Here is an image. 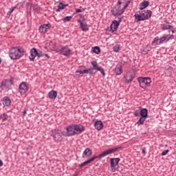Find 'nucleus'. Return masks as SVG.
I'll return each instance as SVG.
<instances>
[{"mask_svg": "<svg viewBox=\"0 0 176 176\" xmlns=\"http://www.w3.org/2000/svg\"><path fill=\"white\" fill-rule=\"evenodd\" d=\"M119 149H122V147H117L114 148H110L107 150L100 154L99 155H95L93 157L90 158L89 160L84 162L82 164L79 165L80 168L85 167V166H87V164H90V163H93L96 159H102V157H105V156H108V155H111L112 153H115V152H118Z\"/></svg>", "mask_w": 176, "mask_h": 176, "instance_id": "1", "label": "nucleus"}, {"mask_svg": "<svg viewBox=\"0 0 176 176\" xmlns=\"http://www.w3.org/2000/svg\"><path fill=\"white\" fill-rule=\"evenodd\" d=\"M130 0H120L118 2V4L116 5L115 8L111 10L113 16L115 17H119L120 14L124 13V9L130 5Z\"/></svg>", "mask_w": 176, "mask_h": 176, "instance_id": "2", "label": "nucleus"}, {"mask_svg": "<svg viewBox=\"0 0 176 176\" xmlns=\"http://www.w3.org/2000/svg\"><path fill=\"white\" fill-rule=\"evenodd\" d=\"M85 131V126L82 124H71L67 126L65 135L67 137L77 135Z\"/></svg>", "mask_w": 176, "mask_h": 176, "instance_id": "3", "label": "nucleus"}, {"mask_svg": "<svg viewBox=\"0 0 176 176\" xmlns=\"http://www.w3.org/2000/svg\"><path fill=\"white\" fill-rule=\"evenodd\" d=\"M11 60H19L24 56V49L21 47H13L9 51Z\"/></svg>", "mask_w": 176, "mask_h": 176, "instance_id": "4", "label": "nucleus"}, {"mask_svg": "<svg viewBox=\"0 0 176 176\" xmlns=\"http://www.w3.org/2000/svg\"><path fill=\"white\" fill-rule=\"evenodd\" d=\"M50 48L51 50H55L57 53H60V54H63V56H65L66 57H69L71 56V49H69L68 46L62 47L61 49H58L56 46V43L51 42Z\"/></svg>", "mask_w": 176, "mask_h": 176, "instance_id": "5", "label": "nucleus"}, {"mask_svg": "<svg viewBox=\"0 0 176 176\" xmlns=\"http://www.w3.org/2000/svg\"><path fill=\"white\" fill-rule=\"evenodd\" d=\"M171 39H174V36L173 34H163L160 38L159 36L155 37L152 42V45H162V43L168 42V41Z\"/></svg>", "mask_w": 176, "mask_h": 176, "instance_id": "6", "label": "nucleus"}, {"mask_svg": "<svg viewBox=\"0 0 176 176\" xmlns=\"http://www.w3.org/2000/svg\"><path fill=\"white\" fill-rule=\"evenodd\" d=\"M152 16V11L147 10L146 14L144 13L142 14H135V20L137 23L138 21H144V20H148Z\"/></svg>", "mask_w": 176, "mask_h": 176, "instance_id": "7", "label": "nucleus"}, {"mask_svg": "<svg viewBox=\"0 0 176 176\" xmlns=\"http://www.w3.org/2000/svg\"><path fill=\"white\" fill-rule=\"evenodd\" d=\"M138 82L142 89H146V87H149V86H151V83H152V80L149 77H144V78L140 77L138 78Z\"/></svg>", "mask_w": 176, "mask_h": 176, "instance_id": "8", "label": "nucleus"}, {"mask_svg": "<svg viewBox=\"0 0 176 176\" xmlns=\"http://www.w3.org/2000/svg\"><path fill=\"white\" fill-rule=\"evenodd\" d=\"M51 135L56 142L63 141V131L60 129H53L51 131Z\"/></svg>", "mask_w": 176, "mask_h": 176, "instance_id": "9", "label": "nucleus"}, {"mask_svg": "<svg viewBox=\"0 0 176 176\" xmlns=\"http://www.w3.org/2000/svg\"><path fill=\"white\" fill-rule=\"evenodd\" d=\"M36 56H38V57H43L44 54H42V52H38L36 48H32L30 50V55L29 56L30 61H34Z\"/></svg>", "mask_w": 176, "mask_h": 176, "instance_id": "10", "label": "nucleus"}, {"mask_svg": "<svg viewBox=\"0 0 176 176\" xmlns=\"http://www.w3.org/2000/svg\"><path fill=\"white\" fill-rule=\"evenodd\" d=\"M30 87H28V83L23 82L19 85V92L21 96H24L27 91H28Z\"/></svg>", "mask_w": 176, "mask_h": 176, "instance_id": "11", "label": "nucleus"}, {"mask_svg": "<svg viewBox=\"0 0 176 176\" xmlns=\"http://www.w3.org/2000/svg\"><path fill=\"white\" fill-rule=\"evenodd\" d=\"M12 85L13 82H12V80H6L1 83L0 87L1 90H6L8 91V90H10Z\"/></svg>", "mask_w": 176, "mask_h": 176, "instance_id": "12", "label": "nucleus"}, {"mask_svg": "<svg viewBox=\"0 0 176 176\" xmlns=\"http://www.w3.org/2000/svg\"><path fill=\"white\" fill-rule=\"evenodd\" d=\"M119 162H120V158L111 159L110 166H111L112 173H115V171H116V166L119 164Z\"/></svg>", "mask_w": 176, "mask_h": 176, "instance_id": "13", "label": "nucleus"}, {"mask_svg": "<svg viewBox=\"0 0 176 176\" xmlns=\"http://www.w3.org/2000/svg\"><path fill=\"white\" fill-rule=\"evenodd\" d=\"M91 65L93 66V68H91V69H96V71H100L102 75H103V76H105V70H104V68L98 66V63H97V61H92Z\"/></svg>", "mask_w": 176, "mask_h": 176, "instance_id": "14", "label": "nucleus"}, {"mask_svg": "<svg viewBox=\"0 0 176 176\" xmlns=\"http://www.w3.org/2000/svg\"><path fill=\"white\" fill-rule=\"evenodd\" d=\"M51 27H52V25L50 23L41 25L39 27V32L41 34H46V32H47V31H49V30H50Z\"/></svg>", "mask_w": 176, "mask_h": 176, "instance_id": "15", "label": "nucleus"}, {"mask_svg": "<svg viewBox=\"0 0 176 176\" xmlns=\"http://www.w3.org/2000/svg\"><path fill=\"white\" fill-rule=\"evenodd\" d=\"M124 78L126 83H130L131 82H133V79H134V77L133 76V74L131 72H127Z\"/></svg>", "mask_w": 176, "mask_h": 176, "instance_id": "16", "label": "nucleus"}, {"mask_svg": "<svg viewBox=\"0 0 176 176\" xmlns=\"http://www.w3.org/2000/svg\"><path fill=\"white\" fill-rule=\"evenodd\" d=\"M2 104L3 107H10L12 104V100H10V98H9V97L5 96L2 100Z\"/></svg>", "mask_w": 176, "mask_h": 176, "instance_id": "17", "label": "nucleus"}, {"mask_svg": "<svg viewBox=\"0 0 176 176\" xmlns=\"http://www.w3.org/2000/svg\"><path fill=\"white\" fill-rule=\"evenodd\" d=\"M91 155H93V151H91V149L87 148L82 153V157L85 159L89 157Z\"/></svg>", "mask_w": 176, "mask_h": 176, "instance_id": "18", "label": "nucleus"}, {"mask_svg": "<svg viewBox=\"0 0 176 176\" xmlns=\"http://www.w3.org/2000/svg\"><path fill=\"white\" fill-rule=\"evenodd\" d=\"M94 126H95V129H96L98 131H100V130H102V129L104 128V124L101 120L96 121L94 124Z\"/></svg>", "mask_w": 176, "mask_h": 176, "instance_id": "19", "label": "nucleus"}, {"mask_svg": "<svg viewBox=\"0 0 176 176\" xmlns=\"http://www.w3.org/2000/svg\"><path fill=\"white\" fill-rule=\"evenodd\" d=\"M119 28V22L118 21H113L111 25V30L112 32H115V31H118V28Z\"/></svg>", "mask_w": 176, "mask_h": 176, "instance_id": "20", "label": "nucleus"}, {"mask_svg": "<svg viewBox=\"0 0 176 176\" xmlns=\"http://www.w3.org/2000/svg\"><path fill=\"white\" fill-rule=\"evenodd\" d=\"M78 21L80 23V27L82 31H89V28H87V24L86 23H84L82 20H78Z\"/></svg>", "mask_w": 176, "mask_h": 176, "instance_id": "21", "label": "nucleus"}, {"mask_svg": "<svg viewBox=\"0 0 176 176\" xmlns=\"http://www.w3.org/2000/svg\"><path fill=\"white\" fill-rule=\"evenodd\" d=\"M48 97L51 98V100H56V98H57V91L54 90L50 91L48 93Z\"/></svg>", "mask_w": 176, "mask_h": 176, "instance_id": "22", "label": "nucleus"}, {"mask_svg": "<svg viewBox=\"0 0 176 176\" xmlns=\"http://www.w3.org/2000/svg\"><path fill=\"white\" fill-rule=\"evenodd\" d=\"M149 6V1H144L140 6V10H144L146 8H148Z\"/></svg>", "mask_w": 176, "mask_h": 176, "instance_id": "23", "label": "nucleus"}, {"mask_svg": "<svg viewBox=\"0 0 176 176\" xmlns=\"http://www.w3.org/2000/svg\"><path fill=\"white\" fill-rule=\"evenodd\" d=\"M140 116L142 118H148V109H140Z\"/></svg>", "mask_w": 176, "mask_h": 176, "instance_id": "24", "label": "nucleus"}, {"mask_svg": "<svg viewBox=\"0 0 176 176\" xmlns=\"http://www.w3.org/2000/svg\"><path fill=\"white\" fill-rule=\"evenodd\" d=\"M114 72L116 75H122L123 70L122 69V66H118L114 69Z\"/></svg>", "mask_w": 176, "mask_h": 176, "instance_id": "25", "label": "nucleus"}, {"mask_svg": "<svg viewBox=\"0 0 176 176\" xmlns=\"http://www.w3.org/2000/svg\"><path fill=\"white\" fill-rule=\"evenodd\" d=\"M145 120H146V118L141 117L136 122V124H138V126H140V124H144V123H145Z\"/></svg>", "mask_w": 176, "mask_h": 176, "instance_id": "26", "label": "nucleus"}, {"mask_svg": "<svg viewBox=\"0 0 176 176\" xmlns=\"http://www.w3.org/2000/svg\"><path fill=\"white\" fill-rule=\"evenodd\" d=\"M151 45H147L142 51V54H148V52H151Z\"/></svg>", "mask_w": 176, "mask_h": 176, "instance_id": "27", "label": "nucleus"}, {"mask_svg": "<svg viewBox=\"0 0 176 176\" xmlns=\"http://www.w3.org/2000/svg\"><path fill=\"white\" fill-rule=\"evenodd\" d=\"M92 52L96 53V54H100L101 53V49H100V47H92Z\"/></svg>", "mask_w": 176, "mask_h": 176, "instance_id": "28", "label": "nucleus"}, {"mask_svg": "<svg viewBox=\"0 0 176 176\" xmlns=\"http://www.w3.org/2000/svg\"><path fill=\"white\" fill-rule=\"evenodd\" d=\"M120 49H122V47L120 46V45H116L113 47V51L115 52V53H119V52L120 51Z\"/></svg>", "mask_w": 176, "mask_h": 176, "instance_id": "29", "label": "nucleus"}, {"mask_svg": "<svg viewBox=\"0 0 176 176\" xmlns=\"http://www.w3.org/2000/svg\"><path fill=\"white\" fill-rule=\"evenodd\" d=\"M0 119H1L3 122H5L9 119V116L6 113H3L0 116Z\"/></svg>", "mask_w": 176, "mask_h": 176, "instance_id": "30", "label": "nucleus"}, {"mask_svg": "<svg viewBox=\"0 0 176 176\" xmlns=\"http://www.w3.org/2000/svg\"><path fill=\"white\" fill-rule=\"evenodd\" d=\"M68 6V4H64L63 3H60L58 6V9L63 10V9H65Z\"/></svg>", "mask_w": 176, "mask_h": 176, "instance_id": "31", "label": "nucleus"}, {"mask_svg": "<svg viewBox=\"0 0 176 176\" xmlns=\"http://www.w3.org/2000/svg\"><path fill=\"white\" fill-rule=\"evenodd\" d=\"M173 27L171 26L170 25H166L164 24L162 25V30H173Z\"/></svg>", "mask_w": 176, "mask_h": 176, "instance_id": "32", "label": "nucleus"}, {"mask_svg": "<svg viewBox=\"0 0 176 176\" xmlns=\"http://www.w3.org/2000/svg\"><path fill=\"white\" fill-rule=\"evenodd\" d=\"M71 20H72V16H67L63 19L64 23H68V21H71Z\"/></svg>", "mask_w": 176, "mask_h": 176, "instance_id": "33", "label": "nucleus"}, {"mask_svg": "<svg viewBox=\"0 0 176 176\" xmlns=\"http://www.w3.org/2000/svg\"><path fill=\"white\" fill-rule=\"evenodd\" d=\"M82 74H93V72H91V68L82 70Z\"/></svg>", "mask_w": 176, "mask_h": 176, "instance_id": "34", "label": "nucleus"}, {"mask_svg": "<svg viewBox=\"0 0 176 176\" xmlns=\"http://www.w3.org/2000/svg\"><path fill=\"white\" fill-rule=\"evenodd\" d=\"M15 8L16 7H12V8H10V10L7 12V14L10 16V14H12V13H13V12L14 11Z\"/></svg>", "mask_w": 176, "mask_h": 176, "instance_id": "35", "label": "nucleus"}, {"mask_svg": "<svg viewBox=\"0 0 176 176\" xmlns=\"http://www.w3.org/2000/svg\"><path fill=\"white\" fill-rule=\"evenodd\" d=\"M85 9L82 8V10L81 9H76V13H82V12H85Z\"/></svg>", "mask_w": 176, "mask_h": 176, "instance_id": "36", "label": "nucleus"}, {"mask_svg": "<svg viewBox=\"0 0 176 176\" xmlns=\"http://www.w3.org/2000/svg\"><path fill=\"white\" fill-rule=\"evenodd\" d=\"M134 115H135V116H140V110H135L134 112Z\"/></svg>", "mask_w": 176, "mask_h": 176, "instance_id": "37", "label": "nucleus"}, {"mask_svg": "<svg viewBox=\"0 0 176 176\" xmlns=\"http://www.w3.org/2000/svg\"><path fill=\"white\" fill-rule=\"evenodd\" d=\"M169 152H170V151H168V150H166V151H163L162 153V156H166V155H167V153H168Z\"/></svg>", "mask_w": 176, "mask_h": 176, "instance_id": "38", "label": "nucleus"}, {"mask_svg": "<svg viewBox=\"0 0 176 176\" xmlns=\"http://www.w3.org/2000/svg\"><path fill=\"white\" fill-rule=\"evenodd\" d=\"M142 153H143L144 155H145V153H146V148H142Z\"/></svg>", "mask_w": 176, "mask_h": 176, "instance_id": "39", "label": "nucleus"}, {"mask_svg": "<svg viewBox=\"0 0 176 176\" xmlns=\"http://www.w3.org/2000/svg\"><path fill=\"white\" fill-rule=\"evenodd\" d=\"M76 72V74H83V71L82 70H77Z\"/></svg>", "mask_w": 176, "mask_h": 176, "instance_id": "40", "label": "nucleus"}, {"mask_svg": "<svg viewBox=\"0 0 176 176\" xmlns=\"http://www.w3.org/2000/svg\"><path fill=\"white\" fill-rule=\"evenodd\" d=\"M3 166V162L2 160H0V167H2Z\"/></svg>", "mask_w": 176, "mask_h": 176, "instance_id": "41", "label": "nucleus"}, {"mask_svg": "<svg viewBox=\"0 0 176 176\" xmlns=\"http://www.w3.org/2000/svg\"><path fill=\"white\" fill-rule=\"evenodd\" d=\"M44 56H45V57H47V58H50V56L47 54H44Z\"/></svg>", "mask_w": 176, "mask_h": 176, "instance_id": "42", "label": "nucleus"}, {"mask_svg": "<svg viewBox=\"0 0 176 176\" xmlns=\"http://www.w3.org/2000/svg\"><path fill=\"white\" fill-rule=\"evenodd\" d=\"M25 115H27V111H26V110H25V111H23V116H25Z\"/></svg>", "mask_w": 176, "mask_h": 176, "instance_id": "43", "label": "nucleus"}, {"mask_svg": "<svg viewBox=\"0 0 176 176\" xmlns=\"http://www.w3.org/2000/svg\"><path fill=\"white\" fill-rule=\"evenodd\" d=\"M170 30H171L173 34H174V32H175V30H174V28Z\"/></svg>", "mask_w": 176, "mask_h": 176, "instance_id": "44", "label": "nucleus"}, {"mask_svg": "<svg viewBox=\"0 0 176 176\" xmlns=\"http://www.w3.org/2000/svg\"><path fill=\"white\" fill-rule=\"evenodd\" d=\"M2 63V59L0 58V64Z\"/></svg>", "mask_w": 176, "mask_h": 176, "instance_id": "45", "label": "nucleus"}, {"mask_svg": "<svg viewBox=\"0 0 176 176\" xmlns=\"http://www.w3.org/2000/svg\"><path fill=\"white\" fill-rule=\"evenodd\" d=\"M140 108V109H141V107H139Z\"/></svg>", "mask_w": 176, "mask_h": 176, "instance_id": "46", "label": "nucleus"}]
</instances>
